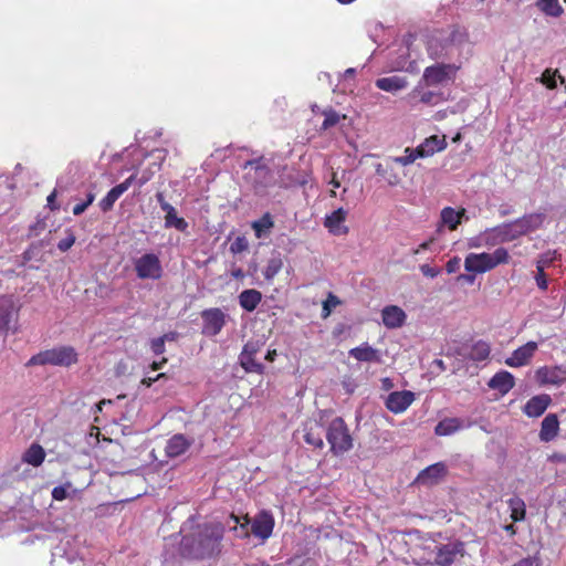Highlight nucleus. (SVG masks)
Wrapping results in <instances>:
<instances>
[{
  "mask_svg": "<svg viewBox=\"0 0 566 566\" xmlns=\"http://www.w3.org/2000/svg\"><path fill=\"white\" fill-rule=\"evenodd\" d=\"M464 543L461 541H452L436 547V557L433 564L437 566H450L459 557L464 556Z\"/></svg>",
  "mask_w": 566,
  "mask_h": 566,
  "instance_id": "6",
  "label": "nucleus"
},
{
  "mask_svg": "<svg viewBox=\"0 0 566 566\" xmlns=\"http://www.w3.org/2000/svg\"><path fill=\"white\" fill-rule=\"evenodd\" d=\"M274 518L270 512H260L252 521L251 532L255 537L266 539L272 535Z\"/></svg>",
  "mask_w": 566,
  "mask_h": 566,
  "instance_id": "13",
  "label": "nucleus"
},
{
  "mask_svg": "<svg viewBox=\"0 0 566 566\" xmlns=\"http://www.w3.org/2000/svg\"><path fill=\"white\" fill-rule=\"evenodd\" d=\"M536 379L542 385H560L566 381V365L543 366L536 370Z\"/></svg>",
  "mask_w": 566,
  "mask_h": 566,
  "instance_id": "10",
  "label": "nucleus"
},
{
  "mask_svg": "<svg viewBox=\"0 0 566 566\" xmlns=\"http://www.w3.org/2000/svg\"><path fill=\"white\" fill-rule=\"evenodd\" d=\"M283 262L280 256H273L269 260L263 272L266 280H272L282 269Z\"/></svg>",
  "mask_w": 566,
  "mask_h": 566,
  "instance_id": "43",
  "label": "nucleus"
},
{
  "mask_svg": "<svg viewBox=\"0 0 566 566\" xmlns=\"http://www.w3.org/2000/svg\"><path fill=\"white\" fill-rule=\"evenodd\" d=\"M447 147V142L444 136L439 137L438 135H432L428 138H426L419 146H418V155H420L422 158L432 156L433 154L438 151H442Z\"/></svg>",
  "mask_w": 566,
  "mask_h": 566,
  "instance_id": "25",
  "label": "nucleus"
},
{
  "mask_svg": "<svg viewBox=\"0 0 566 566\" xmlns=\"http://www.w3.org/2000/svg\"><path fill=\"white\" fill-rule=\"evenodd\" d=\"M329 184L334 188H339L340 187V181L337 179V174L335 171L332 172V179H331Z\"/></svg>",
  "mask_w": 566,
  "mask_h": 566,
  "instance_id": "64",
  "label": "nucleus"
},
{
  "mask_svg": "<svg viewBox=\"0 0 566 566\" xmlns=\"http://www.w3.org/2000/svg\"><path fill=\"white\" fill-rule=\"evenodd\" d=\"M552 460L566 463V453H555L552 455Z\"/></svg>",
  "mask_w": 566,
  "mask_h": 566,
  "instance_id": "63",
  "label": "nucleus"
},
{
  "mask_svg": "<svg viewBox=\"0 0 566 566\" xmlns=\"http://www.w3.org/2000/svg\"><path fill=\"white\" fill-rule=\"evenodd\" d=\"M134 266L139 279L158 280L163 275V268L159 258L154 253H145L135 259Z\"/></svg>",
  "mask_w": 566,
  "mask_h": 566,
  "instance_id": "5",
  "label": "nucleus"
},
{
  "mask_svg": "<svg viewBox=\"0 0 566 566\" xmlns=\"http://www.w3.org/2000/svg\"><path fill=\"white\" fill-rule=\"evenodd\" d=\"M192 444V438H188L182 433H177L167 440L165 453L168 458H178L185 454Z\"/></svg>",
  "mask_w": 566,
  "mask_h": 566,
  "instance_id": "15",
  "label": "nucleus"
},
{
  "mask_svg": "<svg viewBox=\"0 0 566 566\" xmlns=\"http://www.w3.org/2000/svg\"><path fill=\"white\" fill-rule=\"evenodd\" d=\"M490 355V346L488 343L483 340H479L475 344L472 345L469 358L474 361H482L486 359Z\"/></svg>",
  "mask_w": 566,
  "mask_h": 566,
  "instance_id": "40",
  "label": "nucleus"
},
{
  "mask_svg": "<svg viewBox=\"0 0 566 566\" xmlns=\"http://www.w3.org/2000/svg\"><path fill=\"white\" fill-rule=\"evenodd\" d=\"M376 174L385 179L389 186H397L400 182V176L389 163H377L375 165Z\"/></svg>",
  "mask_w": 566,
  "mask_h": 566,
  "instance_id": "31",
  "label": "nucleus"
},
{
  "mask_svg": "<svg viewBox=\"0 0 566 566\" xmlns=\"http://www.w3.org/2000/svg\"><path fill=\"white\" fill-rule=\"evenodd\" d=\"M77 361V354L71 346H61L48 350L40 352L32 356L27 366L35 365H53V366H71Z\"/></svg>",
  "mask_w": 566,
  "mask_h": 566,
  "instance_id": "3",
  "label": "nucleus"
},
{
  "mask_svg": "<svg viewBox=\"0 0 566 566\" xmlns=\"http://www.w3.org/2000/svg\"><path fill=\"white\" fill-rule=\"evenodd\" d=\"M230 520L233 521L234 526L232 527L233 531L240 530L238 533V536L245 537L249 534V520L245 518L244 523H240V518L235 515H230Z\"/></svg>",
  "mask_w": 566,
  "mask_h": 566,
  "instance_id": "47",
  "label": "nucleus"
},
{
  "mask_svg": "<svg viewBox=\"0 0 566 566\" xmlns=\"http://www.w3.org/2000/svg\"><path fill=\"white\" fill-rule=\"evenodd\" d=\"M55 198H56V190H53L49 196H48V207L51 209V210H57L60 207L59 205L55 203Z\"/></svg>",
  "mask_w": 566,
  "mask_h": 566,
  "instance_id": "58",
  "label": "nucleus"
},
{
  "mask_svg": "<svg viewBox=\"0 0 566 566\" xmlns=\"http://www.w3.org/2000/svg\"><path fill=\"white\" fill-rule=\"evenodd\" d=\"M262 344L259 340H249L241 352V355L254 356L260 349Z\"/></svg>",
  "mask_w": 566,
  "mask_h": 566,
  "instance_id": "50",
  "label": "nucleus"
},
{
  "mask_svg": "<svg viewBox=\"0 0 566 566\" xmlns=\"http://www.w3.org/2000/svg\"><path fill=\"white\" fill-rule=\"evenodd\" d=\"M72 488L71 482H66L63 485H57L52 490V497L55 501H63L69 496V490Z\"/></svg>",
  "mask_w": 566,
  "mask_h": 566,
  "instance_id": "46",
  "label": "nucleus"
},
{
  "mask_svg": "<svg viewBox=\"0 0 566 566\" xmlns=\"http://www.w3.org/2000/svg\"><path fill=\"white\" fill-rule=\"evenodd\" d=\"M251 166L255 169V174L262 177L270 175V168L262 161V158L249 160L245 167Z\"/></svg>",
  "mask_w": 566,
  "mask_h": 566,
  "instance_id": "45",
  "label": "nucleus"
},
{
  "mask_svg": "<svg viewBox=\"0 0 566 566\" xmlns=\"http://www.w3.org/2000/svg\"><path fill=\"white\" fill-rule=\"evenodd\" d=\"M251 226L256 238L269 237L274 227L273 217L270 212H265L259 220L253 221Z\"/></svg>",
  "mask_w": 566,
  "mask_h": 566,
  "instance_id": "32",
  "label": "nucleus"
},
{
  "mask_svg": "<svg viewBox=\"0 0 566 566\" xmlns=\"http://www.w3.org/2000/svg\"><path fill=\"white\" fill-rule=\"evenodd\" d=\"M304 440L307 444L314 448L322 449L324 447L323 434L325 429L321 421H308L304 427Z\"/></svg>",
  "mask_w": 566,
  "mask_h": 566,
  "instance_id": "20",
  "label": "nucleus"
},
{
  "mask_svg": "<svg viewBox=\"0 0 566 566\" xmlns=\"http://www.w3.org/2000/svg\"><path fill=\"white\" fill-rule=\"evenodd\" d=\"M338 304V297L329 293L327 298L323 303V317H327L331 314L332 308L336 307Z\"/></svg>",
  "mask_w": 566,
  "mask_h": 566,
  "instance_id": "48",
  "label": "nucleus"
},
{
  "mask_svg": "<svg viewBox=\"0 0 566 566\" xmlns=\"http://www.w3.org/2000/svg\"><path fill=\"white\" fill-rule=\"evenodd\" d=\"M381 318L388 329H396L405 325L407 314L397 305H387L381 310Z\"/></svg>",
  "mask_w": 566,
  "mask_h": 566,
  "instance_id": "17",
  "label": "nucleus"
},
{
  "mask_svg": "<svg viewBox=\"0 0 566 566\" xmlns=\"http://www.w3.org/2000/svg\"><path fill=\"white\" fill-rule=\"evenodd\" d=\"M551 401L549 395L542 394L534 396L525 403L523 411L528 417H539L545 412Z\"/></svg>",
  "mask_w": 566,
  "mask_h": 566,
  "instance_id": "21",
  "label": "nucleus"
},
{
  "mask_svg": "<svg viewBox=\"0 0 566 566\" xmlns=\"http://www.w3.org/2000/svg\"><path fill=\"white\" fill-rule=\"evenodd\" d=\"M420 270L422 274L428 277H436L440 273L439 268H432L429 264H422L420 266Z\"/></svg>",
  "mask_w": 566,
  "mask_h": 566,
  "instance_id": "54",
  "label": "nucleus"
},
{
  "mask_svg": "<svg viewBox=\"0 0 566 566\" xmlns=\"http://www.w3.org/2000/svg\"><path fill=\"white\" fill-rule=\"evenodd\" d=\"M46 230V222L44 220H38L33 226L30 227L29 237H39Z\"/></svg>",
  "mask_w": 566,
  "mask_h": 566,
  "instance_id": "51",
  "label": "nucleus"
},
{
  "mask_svg": "<svg viewBox=\"0 0 566 566\" xmlns=\"http://www.w3.org/2000/svg\"><path fill=\"white\" fill-rule=\"evenodd\" d=\"M509 259L507 250H495L494 253H471L465 258L464 266L470 273H484Z\"/></svg>",
  "mask_w": 566,
  "mask_h": 566,
  "instance_id": "4",
  "label": "nucleus"
},
{
  "mask_svg": "<svg viewBox=\"0 0 566 566\" xmlns=\"http://www.w3.org/2000/svg\"><path fill=\"white\" fill-rule=\"evenodd\" d=\"M325 437L335 455L343 454L353 448V438L348 427L340 417L334 418L325 429Z\"/></svg>",
  "mask_w": 566,
  "mask_h": 566,
  "instance_id": "2",
  "label": "nucleus"
},
{
  "mask_svg": "<svg viewBox=\"0 0 566 566\" xmlns=\"http://www.w3.org/2000/svg\"><path fill=\"white\" fill-rule=\"evenodd\" d=\"M262 300V294L258 290H244L239 295V304L247 312H253Z\"/></svg>",
  "mask_w": 566,
  "mask_h": 566,
  "instance_id": "28",
  "label": "nucleus"
},
{
  "mask_svg": "<svg viewBox=\"0 0 566 566\" xmlns=\"http://www.w3.org/2000/svg\"><path fill=\"white\" fill-rule=\"evenodd\" d=\"M249 242L245 237L238 235L235 240L231 243L230 248H248Z\"/></svg>",
  "mask_w": 566,
  "mask_h": 566,
  "instance_id": "57",
  "label": "nucleus"
},
{
  "mask_svg": "<svg viewBox=\"0 0 566 566\" xmlns=\"http://www.w3.org/2000/svg\"><path fill=\"white\" fill-rule=\"evenodd\" d=\"M418 147L416 148H409L407 147L405 149V155L399 157H392L390 158L391 161L399 164L401 166H408L412 164L416 159L422 158L420 155H418Z\"/></svg>",
  "mask_w": 566,
  "mask_h": 566,
  "instance_id": "42",
  "label": "nucleus"
},
{
  "mask_svg": "<svg viewBox=\"0 0 566 566\" xmlns=\"http://www.w3.org/2000/svg\"><path fill=\"white\" fill-rule=\"evenodd\" d=\"M460 266V259H452L447 263V271L449 273L455 272V270Z\"/></svg>",
  "mask_w": 566,
  "mask_h": 566,
  "instance_id": "59",
  "label": "nucleus"
},
{
  "mask_svg": "<svg viewBox=\"0 0 566 566\" xmlns=\"http://www.w3.org/2000/svg\"><path fill=\"white\" fill-rule=\"evenodd\" d=\"M156 199L161 210L166 212V227L175 228L179 231H186L188 228V222L184 218L177 216L176 209L169 202L166 201L164 195L161 192H158L156 195Z\"/></svg>",
  "mask_w": 566,
  "mask_h": 566,
  "instance_id": "12",
  "label": "nucleus"
},
{
  "mask_svg": "<svg viewBox=\"0 0 566 566\" xmlns=\"http://www.w3.org/2000/svg\"><path fill=\"white\" fill-rule=\"evenodd\" d=\"M451 64H436L424 69L422 80L427 86L441 84L450 78V73L455 72Z\"/></svg>",
  "mask_w": 566,
  "mask_h": 566,
  "instance_id": "8",
  "label": "nucleus"
},
{
  "mask_svg": "<svg viewBox=\"0 0 566 566\" xmlns=\"http://www.w3.org/2000/svg\"><path fill=\"white\" fill-rule=\"evenodd\" d=\"M347 211L343 208H338L325 218V227L332 232L339 233L340 224L345 221Z\"/></svg>",
  "mask_w": 566,
  "mask_h": 566,
  "instance_id": "35",
  "label": "nucleus"
},
{
  "mask_svg": "<svg viewBox=\"0 0 566 566\" xmlns=\"http://www.w3.org/2000/svg\"><path fill=\"white\" fill-rule=\"evenodd\" d=\"M556 252H557V250H553L552 253L551 252L546 253L544 256H542L537 261V274L535 275V281H536L538 289H541L543 291L547 290V286H548V282H547L544 269L548 264V262H551L553 259H555Z\"/></svg>",
  "mask_w": 566,
  "mask_h": 566,
  "instance_id": "33",
  "label": "nucleus"
},
{
  "mask_svg": "<svg viewBox=\"0 0 566 566\" xmlns=\"http://www.w3.org/2000/svg\"><path fill=\"white\" fill-rule=\"evenodd\" d=\"M166 375L165 374H159L157 375L155 378H144L143 379V384L146 385L147 387H150L153 385V382H155L156 380L160 379V378H164Z\"/></svg>",
  "mask_w": 566,
  "mask_h": 566,
  "instance_id": "62",
  "label": "nucleus"
},
{
  "mask_svg": "<svg viewBox=\"0 0 566 566\" xmlns=\"http://www.w3.org/2000/svg\"><path fill=\"white\" fill-rule=\"evenodd\" d=\"M45 459V451L39 443H32L22 454V461L32 467H40Z\"/></svg>",
  "mask_w": 566,
  "mask_h": 566,
  "instance_id": "30",
  "label": "nucleus"
},
{
  "mask_svg": "<svg viewBox=\"0 0 566 566\" xmlns=\"http://www.w3.org/2000/svg\"><path fill=\"white\" fill-rule=\"evenodd\" d=\"M538 345L536 342H527L523 346L516 348L512 355L506 358L505 364L510 367H521L530 363L531 358L537 350Z\"/></svg>",
  "mask_w": 566,
  "mask_h": 566,
  "instance_id": "14",
  "label": "nucleus"
},
{
  "mask_svg": "<svg viewBox=\"0 0 566 566\" xmlns=\"http://www.w3.org/2000/svg\"><path fill=\"white\" fill-rule=\"evenodd\" d=\"M512 566H542L541 559L537 556H528L520 559Z\"/></svg>",
  "mask_w": 566,
  "mask_h": 566,
  "instance_id": "52",
  "label": "nucleus"
},
{
  "mask_svg": "<svg viewBox=\"0 0 566 566\" xmlns=\"http://www.w3.org/2000/svg\"><path fill=\"white\" fill-rule=\"evenodd\" d=\"M514 227L516 228V232H517V235L518 238L522 237V235H526L528 234L530 232L526 230L525 226L523 224V222L518 219L514 220Z\"/></svg>",
  "mask_w": 566,
  "mask_h": 566,
  "instance_id": "56",
  "label": "nucleus"
},
{
  "mask_svg": "<svg viewBox=\"0 0 566 566\" xmlns=\"http://www.w3.org/2000/svg\"><path fill=\"white\" fill-rule=\"evenodd\" d=\"M179 334L177 332H169V333H166L164 334L163 336H160V338L164 339V342H175L177 340Z\"/></svg>",
  "mask_w": 566,
  "mask_h": 566,
  "instance_id": "61",
  "label": "nucleus"
},
{
  "mask_svg": "<svg viewBox=\"0 0 566 566\" xmlns=\"http://www.w3.org/2000/svg\"><path fill=\"white\" fill-rule=\"evenodd\" d=\"M135 176L132 175L127 179H125L122 184L116 185L113 187L106 196L99 201V208L102 211L106 212L109 211L114 203L118 200V198L128 190L130 187Z\"/></svg>",
  "mask_w": 566,
  "mask_h": 566,
  "instance_id": "19",
  "label": "nucleus"
},
{
  "mask_svg": "<svg viewBox=\"0 0 566 566\" xmlns=\"http://www.w3.org/2000/svg\"><path fill=\"white\" fill-rule=\"evenodd\" d=\"M475 274L476 273H470V272H469V274H460L458 276V280L459 281H464V282H467L469 284H473L474 281H475Z\"/></svg>",
  "mask_w": 566,
  "mask_h": 566,
  "instance_id": "60",
  "label": "nucleus"
},
{
  "mask_svg": "<svg viewBox=\"0 0 566 566\" xmlns=\"http://www.w3.org/2000/svg\"><path fill=\"white\" fill-rule=\"evenodd\" d=\"M556 77H558L560 84H565V78L559 74V71L546 69L541 77L539 81L542 84H544L548 90H554L557 86Z\"/></svg>",
  "mask_w": 566,
  "mask_h": 566,
  "instance_id": "39",
  "label": "nucleus"
},
{
  "mask_svg": "<svg viewBox=\"0 0 566 566\" xmlns=\"http://www.w3.org/2000/svg\"><path fill=\"white\" fill-rule=\"evenodd\" d=\"M546 219V216L544 213H528L520 218V220L525 226L526 230L531 233L537 229H539L544 221Z\"/></svg>",
  "mask_w": 566,
  "mask_h": 566,
  "instance_id": "38",
  "label": "nucleus"
},
{
  "mask_svg": "<svg viewBox=\"0 0 566 566\" xmlns=\"http://www.w3.org/2000/svg\"><path fill=\"white\" fill-rule=\"evenodd\" d=\"M409 97L412 101H418L427 105H436L442 99L441 93H436L432 91H421L418 87L412 90V92L409 94Z\"/></svg>",
  "mask_w": 566,
  "mask_h": 566,
  "instance_id": "34",
  "label": "nucleus"
},
{
  "mask_svg": "<svg viewBox=\"0 0 566 566\" xmlns=\"http://www.w3.org/2000/svg\"><path fill=\"white\" fill-rule=\"evenodd\" d=\"M349 356L358 361L381 363V355L378 349L371 347L368 343L354 347L349 350Z\"/></svg>",
  "mask_w": 566,
  "mask_h": 566,
  "instance_id": "22",
  "label": "nucleus"
},
{
  "mask_svg": "<svg viewBox=\"0 0 566 566\" xmlns=\"http://www.w3.org/2000/svg\"><path fill=\"white\" fill-rule=\"evenodd\" d=\"M14 312V304L11 296L0 295V331L9 327Z\"/></svg>",
  "mask_w": 566,
  "mask_h": 566,
  "instance_id": "29",
  "label": "nucleus"
},
{
  "mask_svg": "<svg viewBox=\"0 0 566 566\" xmlns=\"http://www.w3.org/2000/svg\"><path fill=\"white\" fill-rule=\"evenodd\" d=\"M507 504L511 510V517H512L513 522H520L525 518V513H526L525 503L521 497H518V496L511 497L507 501Z\"/></svg>",
  "mask_w": 566,
  "mask_h": 566,
  "instance_id": "37",
  "label": "nucleus"
},
{
  "mask_svg": "<svg viewBox=\"0 0 566 566\" xmlns=\"http://www.w3.org/2000/svg\"><path fill=\"white\" fill-rule=\"evenodd\" d=\"M559 430V421L555 413H548L542 421L539 439L549 442L556 438Z\"/></svg>",
  "mask_w": 566,
  "mask_h": 566,
  "instance_id": "26",
  "label": "nucleus"
},
{
  "mask_svg": "<svg viewBox=\"0 0 566 566\" xmlns=\"http://www.w3.org/2000/svg\"><path fill=\"white\" fill-rule=\"evenodd\" d=\"M323 115H324V120L322 124V129H324V130L336 126L342 118L340 115L333 108L325 109L323 112Z\"/></svg>",
  "mask_w": 566,
  "mask_h": 566,
  "instance_id": "44",
  "label": "nucleus"
},
{
  "mask_svg": "<svg viewBox=\"0 0 566 566\" xmlns=\"http://www.w3.org/2000/svg\"><path fill=\"white\" fill-rule=\"evenodd\" d=\"M537 8L546 15L558 18L564 13L558 0H537Z\"/></svg>",
  "mask_w": 566,
  "mask_h": 566,
  "instance_id": "36",
  "label": "nucleus"
},
{
  "mask_svg": "<svg viewBox=\"0 0 566 566\" xmlns=\"http://www.w3.org/2000/svg\"><path fill=\"white\" fill-rule=\"evenodd\" d=\"M74 243L75 237L69 232L67 235L57 243V248H72Z\"/></svg>",
  "mask_w": 566,
  "mask_h": 566,
  "instance_id": "55",
  "label": "nucleus"
},
{
  "mask_svg": "<svg viewBox=\"0 0 566 566\" xmlns=\"http://www.w3.org/2000/svg\"><path fill=\"white\" fill-rule=\"evenodd\" d=\"M240 364L242 368L248 373H258L262 374L264 366L261 363H258L254 359V356L250 355H241L239 356Z\"/></svg>",
  "mask_w": 566,
  "mask_h": 566,
  "instance_id": "41",
  "label": "nucleus"
},
{
  "mask_svg": "<svg viewBox=\"0 0 566 566\" xmlns=\"http://www.w3.org/2000/svg\"><path fill=\"white\" fill-rule=\"evenodd\" d=\"M150 349L155 355H161L165 353V342L163 338L157 337L150 340Z\"/></svg>",
  "mask_w": 566,
  "mask_h": 566,
  "instance_id": "53",
  "label": "nucleus"
},
{
  "mask_svg": "<svg viewBox=\"0 0 566 566\" xmlns=\"http://www.w3.org/2000/svg\"><path fill=\"white\" fill-rule=\"evenodd\" d=\"M447 472L446 463L437 462L420 471L417 476V482L423 485H434L446 476Z\"/></svg>",
  "mask_w": 566,
  "mask_h": 566,
  "instance_id": "16",
  "label": "nucleus"
},
{
  "mask_svg": "<svg viewBox=\"0 0 566 566\" xmlns=\"http://www.w3.org/2000/svg\"><path fill=\"white\" fill-rule=\"evenodd\" d=\"M488 385L490 388L497 390L501 395H505L514 387L515 379L511 373L501 370L489 380Z\"/></svg>",
  "mask_w": 566,
  "mask_h": 566,
  "instance_id": "23",
  "label": "nucleus"
},
{
  "mask_svg": "<svg viewBox=\"0 0 566 566\" xmlns=\"http://www.w3.org/2000/svg\"><path fill=\"white\" fill-rule=\"evenodd\" d=\"M201 318L202 334L209 337L217 336L226 325V314L218 307L203 310Z\"/></svg>",
  "mask_w": 566,
  "mask_h": 566,
  "instance_id": "7",
  "label": "nucleus"
},
{
  "mask_svg": "<svg viewBox=\"0 0 566 566\" xmlns=\"http://www.w3.org/2000/svg\"><path fill=\"white\" fill-rule=\"evenodd\" d=\"M180 533V553L187 558L212 559L222 552L224 526L221 523H195V518L190 517L182 524Z\"/></svg>",
  "mask_w": 566,
  "mask_h": 566,
  "instance_id": "1",
  "label": "nucleus"
},
{
  "mask_svg": "<svg viewBox=\"0 0 566 566\" xmlns=\"http://www.w3.org/2000/svg\"><path fill=\"white\" fill-rule=\"evenodd\" d=\"M465 212L467 210L464 208L457 210L452 207H444L440 212V223L437 232L441 233L443 227H447L450 231L455 230L465 216Z\"/></svg>",
  "mask_w": 566,
  "mask_h": 566,
  "instance_id": "18",
  "label": "nucleus"
},
{
  "mask_svg": "<svg viewBox=\"0 0 566 566\" xmlns=\"http://www.w3.org/2000/svg\"><path fill=\"white\" fill-rule=\"evenodd\" d=\"M415 400V394L409 390H400L390 392L386 400V408L392 413H401L406 411Z\"/></svg>",
  "mask_w": 566,
  "mask_h": 566,
  "instance_id": "9",
  "label": "nucleus"
},
{
  "mask_svg": "<svg viewBox=\"0 0 566 566\" xmlns=\"http://www.w3.org/2000/svg\"><path fill=\"white\" fill-rule=\"evenodd\" d=\"M95 199V195L90 192L87 195V198L85 201L81 202V203H76L74 207H73V214L74 216H80L82 214L87 208L88 206H91L93 203Z\"/></svg>",
  "mask_w": 566,
  "mask_h": 566,
  "instance_id": "49",
  "label": "nucleus"
},
{
  "mask_svg": "<svg viewBox=\"0 0 566 566\" xmlns=\"http://www.w3.org/2000/svg\"><path fill=\"white\" fill-rule=\"evenodd\" d=\"M375 85L381 91L395 93L406 88L408 82L405 77L394 75L376 80Z\"/></svg>",
  "mask_w": 566,
  "mask_h": 566,
  "instance_id": "27",
  "label": "nucleus"
},
{
  "mask_svg": "<svg viewBox=\"0 0 566 566\" xmlns=\"http://www.w3.org/2000/svg\"><path fill=\"white\" fill-rule=\"evenodd\" d=\"M473 424V422L465 418H444L440 420L434 427V433L439 437H447L454 434L463 429H468Z\"/></svg>",
  "mask_w": 566,
  "mask_h": 566,
  "instance_id": "11",
  "label": "nucleus"
},
{
  "mask_svg": "<svg viewBox=\"0 0 566 566\" xmlns=\"http://www.w3.org/2000/svg\"><path fill=\"white\" fill-rule=\"evenodd\" d=\"M489 238L494 241V243H505L516 240L518 238L516 228L514 227V222L503 223L501 226L495 227L489 234Z\"/></svg>",
  "mask_w": 566,
  "mask_h": 566,
  "instance_id": "24",
  "label": "nucleus"
}]
</instances>
